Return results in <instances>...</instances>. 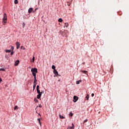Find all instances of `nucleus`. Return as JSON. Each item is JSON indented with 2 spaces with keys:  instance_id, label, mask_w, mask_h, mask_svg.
<instances>
[{
  "instance_id": "obj_1",
  "label": "nucleus",
  "mask_w": 129,
  "mask_h": 129,
  "mask_svg": "<svg viewBox=\"0 0 129 129\" xmlns=\"http://www.w3.org/2000/svg\"><path fill=\"white\" fill-rule=\"evenodd\" d=\"M8 21V17L7 16V14L5 13L4 14V17L3 18L2 24L4 26H6V24H7V22Z\"/></svg>"
},
{
  "instance_id": "obj_2",
  "label": "nucleus",
  "mask_w": 129,
  "mask_h": 129,
  "mask_svg": "<svg viewBox=\"0 0 129 129\" xmlns=\"http://www.w3.org/2000/svg\"><path fill=\"white\" fill-rule=\"evenodd\" d=\"M32 75L34 77H36V73H38V69L37 68H32L31 70Z\"/></svg>"
},
{
  "instance_id": "obj_3",
  "label": "nucleus",
  "mask_w": 129,
  "mask_h": 129,
  "mask_svg": "<svg viewBox=\"0 0 129 129\" xmlns=\"http://www.w3.org/2000/svg\"><path fill=\"white\" fill-rule=\"evenodd\" d=\"M36 85H37V79L36 78V77H34V80L33 82V90H35Z\"/></svg>"
},
{
  "instance_id": "obj_4",
  "label": "nucleus",
  "mask_w": 129,
  "mask_h": 129,
  "mask_svg": "<svg viewBox=\"0 0 129 129\" xmlns=\"http://www.w3.org/2000/svg\"><path fill=\"white\" fill-rule=\"evenodd\" d=\"M53 73L55 74V75H56V76H60L59 74H58V71H57L56 70H53Z\"/></svg>"
},
{
  "instance_id": "obj_5",
  "label": "nucleus",
  "mask_w": 129,
  "mask_h": 129,
  "mask_svg": "<svg viewBox=\"0 0 129 129\" xmlns=\"http://www.w3.org/2000/svg\"><path fill=\"white\" fill-rule=\"evenodd\" d=\"M78 97L76 96H74V102H76L78 100Z\"/></svg>"
},
{
  "instance_id": "obj_6",
  "label": "nucleus",
  "mask_w": 129,
  "mask_h": 129,
  "mask_svg": "<svg viewBox=\"0 0 129 129\" xmlns=\"http://www.w3.org/2000/svg\"><path fill=\"white\" fill-rule=\"evenodd\" d=\"M16 45L17 46V49H20V45H21L20 42H17Z\"/></svg>"
},
{
  "instance_id": "obj_7",
  "label": "nucleus",
  "mask_w": 129,
  "mask_h": 129,
  "mask_svg": "<svg viewBox=\"0 0 129 129\" xmlns=\"http://www.w3.org/2000/svg\"><path fill=\"white\" fill-rule=\"evenodd\" d=\"M19 63H20V60H17L16 61H15V66H18V65H19Z\"/></svg>"
},
{
  "instance_id": "obj_8",
  "label": "nucleus",
  "mask_w": 129,
  "mask_h": 129,
  "mask_svg": "<svg viewBox=\"0 0 129 129\" xmlns=\"http://www.w3.org/2000/svg\"><path fill=\"white\" fill-rule=\"evenodd\" d=\"M32 12H33V8H29V9L28 10L29 14H31V13H32Z\"/></svg>"
},
{
  "instance_id": "obj_9",
  "label": "nucleus",
  "mask_w": 129,
  "mask_h": 129,
  "mask_svg": "<svg viewBox=\"0 0 129 129\" xmlns=\"http://www.w3.org/2000/svg\"><path fill=\"white\" fill-rule=\"evenodd\" d=\"M59 118H61V119H64V118H65V117H64V116L61 115V114H59Z\"/></svg>"
},
{
  "instance_id": "obj_10",
  "label": "nucleus",
  "mask_w": 129,
  "mask_h": 129,
  "mask_svg": "<svg viewBox=\"0 0 129 129\" xmlns=\"http://www.w3.org/2000/svg\"><path fill=\"white\" fill-rule=\"evenodd\" d=\"M72 126L68 127V129H73L74 128V124L72 123Z\"/></svg>"
},
{
  "instance_id": "obj_11",
  "label": "nucleus",
  "mask_w": 129,
  "mask_h": 129,
  "mask_svg": "<svg viewBox=\"0 0 129 129\" xmlns=\"http://www.w3.org/2000/svg\"><path fill=\"white\" fill-rule=\"evenodd\" d=\"M58 21L59 23H62V22H63V19L61 18H59Z\"/></svg>"
},
{
  "instance_id": "obj_12",
  "label": "nucleus",
  "mask_w": 129,
  "mask_h": 129,
  "mask_svg": "<svg viewBox=\"0 0 129 129\" xmlns=\"http://www.w3.org/2000/svg\"><path fill=\"white\" fill-rule=\"evenodd\" d=\"M6 53H11V52H12V50H10V49H7L6 50Z\"/></svg>"
},
{
  "instance_id": "obj_13",
  "label": "nucleus",
  "mask_w": 129,
  "mask_h": 129,
  "mask_svg": "<svg viewBox=\"0 0 129 129\" xmlns=\"http://www.w3.org/2000/svg\"><path fill=\"white\" fill-rule=\"evenodd\" d=\"M41 96H42V95H40V94H38L37 96V98L38 99H39V98H41Z\"/></svg>"
},
{
  "instance_id": "obj_14",
  "label": "nucleus",
  "mask_w": 129,
  "mask_h": 129,
  "mask_svg": "<svg viewBox=\"0 0 129 129\" xmlns=\"http://www.w3.org/2000/svg\"><path fill=\"white\" fill-rule=\"evenodd\" d=\"M51 68H52V69H53V70H56V69H55L56 67H55V66H54V65H52V66Z\"/></svg>"
},
{
  "instance_id": "obj_15",
  "label": "nucleus",
  "mask_w": 129,
  "mask_h": 129,
  "mask_svg": "<svg viewBox=\"0 0 129 129\" xmlns=\"http://www.w3.org/2000/svg\"><path fill=\"white\" fill-rule=\"evenodd\" d=\"M82 72L84 74H87V71H82Z\"/></svg>"
},
{
  "instance_id": "obj_16",
  "label": "nucleus",
  "mask_w": 129,
  "mask_h": 129,
  "mask_svg": "<svg viewBox=\"0 0 129 129\" xmlns=\"http://www.w3.org/2000/svg\"><path fill=\"white\" fill-rule=\"evenodd\" d=\"M86 98L87 100H88L89 99V95L87 94V95L86 96Z\"/></svg>"
},
{
  "instance_id": "obj_17",
  "label": "nucleus",
  "mask_w": 129,
  "mask_h": 129,
  "mask_svg": "<svg viewBox=\"0 0 129 129\" xmlns=\"http://www.w3.org/2000/svg\"><path fill=\"white\" fill-rule=\"evenodd\" d=\"M69 26V24H68V23H65V27H66V28H68Z\"/></svg>"
},
{
  "instance_id": "obj_18",
  "label": "nucleus",
  "mask_w": 129,
  "mask_h": 129,
  "mask_svg": "<svg viewBox=\"0 0 129 129\" xmlns=\"http://www.w3.org/2000/svg\"><path fill=\"white\" fill-rule=\"evenodd\" d=\"M37 93H38V94H40L42 95V92H41L39 90H37Z\"/></svg>"
},
{
  "instance_id": "obj_19",
  "label": "nucleus",
  "mask_w": 129,
  "mask_h": 129,
  "mask_svg": "<svg viewBox=\"0 0 129 129\" xmlns=\"http://www.w3.org/2000/svg\"><path fill=\"white\" fill-rule=\"evenodd\" d=\"M80 82H81V80L77 81L76 84H79V83H80Z\"/></svg>"
},
{
  "instance_id": "obj_20",
  "label": "nucleus",
  "mask_w": 129,
  "mask_h": 129,
  "mask_svg": "<svg viewBox=\"0 0 129 129\" xmlns=\"http://www.w3.org/2000/svg\"><path fill=\"white\" fill-rule=\"evenodd\" d=\"M16 109H19V107L18 106H15L14 107V110H16Z\"/></svg>"
},
{
  "instance_id": "obj_21",
  "label": "nucleus",
  "mask_w": 129,
  "mask_h": 129,
  "mask_svg": "<svg viewBox=\"0 0 129 129\" xmlns=\"http://www.w3.org/2000/svg\"><path fill=\"white\" fill-rule=\"evenodd\" d=\"M18 0H15L14 1V4H15V5H17L18 4Z\"/></svg>"
},
{
  "instance_id": "obj_22",
  "label": "nucleus",
  "mask_w": 129,
  "mask_h": 129,
  "mask_svg": "<svg viewBox=\"0 0 129 129\" xmlns=\"http://www.w3.org/2000/svg\"><path fill=\"white\" fill-rule=\"evenodd\" d=\"M37 120L38 121L39 124L41 125V120H40V118H38Z\"/></svg>"
},
{
  "instance_id": "obj_23",
  "label": "nucleus",
  "mask_w": 129,
  "mask_h": 129,
  "mask_svg": "<svg viewBox=\"0 0 129 129\" xmlns=\"http://www.w3.org/2000/svg\"><path fill=\"white\" fill-rule=\"evenodd\" d=\"M0 71L5 72L6 71V70L5 69H0Z\"/></svg>"
},
{
  "instance_id": "obj_24",
  "label": "nucleus",
  "mask_w": 129,
  "mask_h": 129,
  "mask_svg": "<svg viewBox=\"0 0 129 129\" xmlns=\"http://www.w3.org/2000/svg\"><path fill=\"white\" fill-rule=\"evenodd\" d=\"M70 116H73V113H72V112H71L69 114Z\"/></svg>"
},
{
  "instance_id": "obj_25",
  "label": "nucleus",
  "mask_w": 129,
  "mask_h": 129,
  "mask_svg": "<svg viewBox=\"0 0 129 129\" xmlns=\"http://www.w3.org/2000/svg\"><path fill=\"white\" fill-rule=\"evenodd\" d=\"M34 101H35V102L37 103V102H38V99H37V98H35Z\"/></svg>"
},
{
  "instance_id": "obj_26",
  "label": "nucleus",
  "mask_w": 129,
  "mask_h": 129,
  "mask_svg": "<svg viewBox=\"0 0 129 129\" xmlns=\"http://www.w3.org/2000/svg\"><path fill=\"white\" fill-rule=\"evenodd\" d=\"M32 62H35V56H33V58H32Z\"/></svg>"
},
{
  "instance_id": "obj_27",
  "label": "nucleus",
  "mask_w": 129,
  "mask_h": 129,
  "mask_svg": "<svg viewBox=\"0 0 129 129\" xmlns=\"http://www.w3.org/2000/svg\"><path fill=\"white\" fill-rule=\"evenodd\" d=\"M88 121V119H86V120H85L84 121V123H85V122H87Z\"/></svg>"
},
{
  "instance_id": "obj_28",
  "label": "nucleus",
  "mask_w": 129,
  "mask_h": 129,
  "mask_svg": "<svg viewBox=\"0 0 129 129\" xmlns=\"http://www.w3.org/2000/svg\"><path fill=\"white\" fill-rule=\"evenodd\" d=\"M39 87H40L39 86V85H37V87H36V90H37V91L39 90Z\"/></svg>"
},
{
  "instance_id": "obj_29",
  "label": "nucleus",
  "mask_w": 129,
  "mask_h": 129,
  "mask_svg": "<svg viewBox=\"0 0 129 129\" xmlns=\"http://www.w3.org/2000/svg\"><path fill=\"white\" fill-rule=\"evenodd\" d=\"M22 25H23V28H25V26H26V24H25V23L23 22Z\"/></svg>"
},
{
  "instance_id": "obj_30",
  "label": "nucleus",
  "mask_w": 129,
  "mask_h": 129,
  "mask_svg": "<svg viewBox=\"0 0 129 129\" xmlns=\"http://www.w3.org/2000/svg\"><path fill=\"white\" fill-rule=\"evenodd\" d=\"M11 50L13 51L14 50V46H11Z\"/></svg>"
},
{
  "instance_id": "obj_31",
  "label": "nucleus",
  "mask_w": 129,
  "mask_h": 129,
  "mask_svg": "<svg viewBox=\"0 0 129 129\" xmlns=\"http://www.w3.org/2000/svg\"><path fill=\"white\" fill-rule=\"evenodd\" d=\"M14 52L13 51H12V52L11 53V56L12 55H14Z\"/></svg>"
},
{
  "instance_id": "obj_32",
  "label": "nucleus",
  "mask_w": 129,
  "mask_h": 129,
  "mask_svg": "<svg viewBox=\"0 0 129 129\" xmlns=\"http://www.w3.org/2000/svg\"><path fill=\"white\" fill-rule=\"evenodd\" d=\"M2 81H3V80H2V78H0V84L2 83Z\"/></svg>"
},
{
  "instance_id": "obj_33",
  "label": "nucleus",
  "mask_w": 129,
  "mask_h": 129,
  "mask_svg": "<svg viewBox=\"0 0 129 129\" xmlns=\"http://www.w3.org/2000/svg\"><path fill=\"white\" fill-rule=\"evenodd\" d=\"M23 19H24V20H26V19H27V17H26V16H23Z\"/></svg>"
},
{
  "instance_id": "obj_34",
  "label": "nucleus",
  "mask_w": 129,
  "mask_h": 129,
  "mask_svg": "<svg viewBox=\"0 0 129 129\" xmlns=\"http://www.w3.org/2000/svg\"><path fill=\"white\" fill-rule=\"evenodd\" d=\"M91 96H92V97H93V96H94V94L93 93H92V94H91Z\"/></svg>"
},
{
  "instance_id": "obj_35",
  "label": "nucleus",
  "mask_w": 129,
  "mask_h": 129,
  "mask_svg": "<svg viewBox=\"0 0 129 129\" xmlns=\"http://www.w3.org/2000/svg\"><path fill=\"white\" fill-rule=\"evenodd\" d=\"M39 107L42 108V105L40 104V105H39Z\"/></svg>"
},
{
  "instance_id": "obj_36",
  "label": "nucleus",
  "mask_w": 129,
  "mask_h": 129,
  "mask_svg": "<svg viewBox=\"0 0 129 129\" xmlns=\"http://www.w3.org/2000/svg\"><path fill=\"white\" fill-rule=\"evenodd\" d=\"M68 6H70V4H69V2H68Z\"/></svg>"
},
{
  "instance_id": "obj_37",
  "label": "nucleus",
  "mask_w": 129,
  "mask_h": 129,
  "mask_svg": "<svg viewBox=\"0 0 129 129\" xmlns=\"http://www.w3.org/2000/svg\"><path fill=\"white\" fill-rule=\"evenodd\" d=\"M83 65H84V64H85V62H83L82 63Z\"/></svg>"
},
{
  "instance_id": "obj_38",
  "label": "nucleus",
  "mask_w": 129,
  "mask_h": 129,
  "mask_svg": "<svg viewBox=\"0 0 129 129\" xmlns=\"http://www.w3.org/2000/svg\"><path fill=\"white\" fill-rule=\"evenodd\" d=\"M37 10H38V8L35 9V11H37Z\"/></svg>"
},
{
  "instance_id": "obj_39",
  "label": "nucleus",
  "mask_w": 129,
  "mask_h": 129,
  "mask_svg": "<svg viewBox=\"0 0 129 129\" xmlns=\"http://www.w3.org/2000/svg\"><path fill=\"white\" fill-rule=\"evenodd\" d=\"M23 47H24V46H22L21 47V49H22V48H23Z\"/></svg>"
},
{
  "instance_id": "obj_40",
  "label": "nucleus",
  "mask_w": 129,
  "mask_h": 129,
  "mask_svg": "<svg viewBox=\"0 0 129 129\" xmlns=\"http://www.w3.org/2000/svg\"><path fill=\"white\" fill-rule=\"evenodd\" d=\"M25 48H23V50H25Z\"/></svg>"
},
{
  "instance_id": "obj_41",
  "label": "nucleus",
  "mask_w": 129,
  "mask_h": 129,
  "mask_svg": "<svg viewBox=\"0 0 129 129\" xmlns=\"http://www.w3.org/2000/svg\"><path fill=\"white\" fill-rule=\"evenodd\" d=\"M58 81H60V80H58Z\"/></svg>"
}]
</instances>
